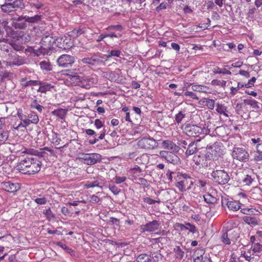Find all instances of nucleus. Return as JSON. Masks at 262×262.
Wrapping results in <instances>:
<instances>
[{
    "mask_svg": "<svg viewBox=\"0 0 262 262\" xmlns=\"http://www.w3.org/2000/svg\"><path fill=\"white\" fill-rule=\"evenodd\" d=\"M137 146L140 149H152L158 146V142L150 137H144L138 141Z\"/></svg>",
    "mask_w": 262,
    "mask_h": 262,
    "instance_id": "6e6552de",
    "label": "nucleus"
},
{
    "mask_svg": "<svg viewBox=\"0 0 262 262\" xmlns=\"http://www.w3.org/2000/svg\"><path fill=\"white\" fill-rule=\"evenodd\" d=\"M174 179L176 181V187L181 192L190 189L193 185V179L186 173L178 172Z\"/></svg>",
    "mask_w": 262,
    "mask_h": 262,
    "instance_id": "f03ea898",
    "label": "nucleus"
},
{
    "mask_svg": "<svg viewBox=\"0 0 262 262\" xmlns=\"http://www.w3.org/2000/svg\"><path fill=\"white\" fill-rule=\"evenodd\" d=\"M75 59L73 56L63 54L61 55L57 60V63L62 68H70L75 62Z\"/></svg>",
    "mask_w": 262,
    "mask_h": 262,
    "instance_id": "9d476101",
    "label": "nucleus"
},
{
    "mask_svg": "<svg viewBox=\"0 0 262 262\" xmlns=\"http://www.w3.org/2000/svg\"><path fill=\"white\" fill-rule=\"evenodd\" d=\"M66 37H58L55 40V43L59 48L62 49H66L68 48L70 46L68 45V42H66Z\"/></svg>",
    "mask_w": 262,
    "mask_h": 262,
    "instance_id": "6ab92c4d",
    "label": "nucleus"
},
{
    "mask_svg": "<svg viewBox=\"0 0 262 262\" xmlns=\"http://www.w3.org/2000/svg\"><path fill=\"white\" fill-rule=\"evenodd\" d=\"M41 162L32 156L21 159L17 165V169L25 174H34L41 169Z\"/></svg>",
    "mask_w": 262,
    "mask_h": 262,
    "instance_id": "f257e3e1",
    "label": "nucleus"
},
{
    "mask_svg": "<svg viewBox=\"0 0 262 262\" xmlns=\"http://www.w3.org/2000/svg\"><path fill=\"white\" fill-rule=\"evenodd\" d=\"M25 17L27 20V23L29 24H36L39 22L41 18V16L40 15H35L34 16L30 17L28 15H25Z\"/></svg>",
    "mask_w": 262,
    "mask_h": 262,
    "instance_id": "bb28decb",
    "label": "nucleus"
},
{
    "mask_svg": "<svg viewBox=\"0 0 262 262\" xmlns=\"http://www.w3.org/2000/svg\"><path fill=\"white\" fill-rule=\"evenodd\" d=\"M11 25L15 29L24 30L28 27L25 15L13 17L11 18Z\"/></svg>",
    "mask_w": 262,
    "mask_h": 262,
    "instance_id": "9b49d317",
    "label": "nucleus"
},
{
    "mask_svg": "<svg viewBox=\"0 0 262 262\" xmlns=\"http://www.w3.org/2000/svg\"><path fill=\"white\" fill-rule=\"evenodd\" d=\"M177 152L161 151L160 152V155L168 162L176 163L179 160V157L176 155Z\"/></svg>",
    "mask_w": 262,
    "mask_h": 262,
    "instance_id": "f8f14e48",
    "label": "nucleus"
},
{
    "mask_svg": "<svg viewBox=\"0 0 262 262\" xmlns=\"http://www.w3.org/2000/svg\"><path fill=\"white\" fill-rule=\"evenodd\" d=\"M34 202L39 205H45L47 202V199L45 197L37 198L34 200Z\"/></svg>",
    "mask_w": 262,
    "mask_h": 262,
    "instance_id": "6e6d98bb",
    "label": "nucleus"
},
{
    "mask_svg": "<svg viewBox=\"0 0 262 262\" xmlns=\"http://www.w3.org/2000/svg\"><path fill=\"white\" fill-rule=\"evenodd\" d=\"M43 214H45L48 219H51L54 217V214L52 212L51 208H49L43 212Z\"/></svg>",
    "mask_w": 262,
    "mask_h": 262,
    "instance_id": "bf43d9fd",
    "label": "nucleus"
},
{
    "mask_svg": "<svg viewBox=\"0 0 262 262\" xmlns=\"http://www.w3.org/2000/svg\"><path fill=\"white\" fill-rule=\"evenodd\" d=\"M184 94L185 96H189L193 99L199 100V98L197 97L195 94H194L192 92L187 91L185 92Z\"/></svg>",
    "mask_w": 262,
    "mask_h": 262,
    "instance_id": "69168bd1",
    "label": "nucleus"
},
{
    "mask_svg": "<svg viewBox=\"0 0 262 262\" xmlns=\"http://www.w3.org/2000/svg\"><path fill=\"white\" fill-rule=\"evenodd\" d=\"M31 107L32 108L36 109L38 112H41L43 108V107L37 103L36 100H34L30 105Z\"/></svg>",
    "mask_w": 262,
    "mask_h": 262,
    "instance_id": "c03bdc74",
    "label": "nucleus"
},
{
    "mask_svg": "<svg viewBox=\"0 0 262 262\" xmlns=\"http://www.w3.org/2000/svg\"><path fill=\"white\" fill-rule=\"evenodd\" d=\"M121 51L119 50H112L109 52L108 54L107 55V57L110 58L112 56L119 57H120V56L121 55Z\"/></svg>",
    "mask_w": 262,
    "mask_h": 262,
    "instance_id": "8fccbe9b",
    "label": "nucleus"
},
{
    "mask_svg": "<svg viewBox=\"0 0 262 262\" xmlns=\"http://www.w3.org/2000/svg\"><path fill=\"white\" fill-rule=\"evenodd\" d=\"M126 178L125 177H115L113 181L115 183L119 184L124 182L126 180Z\"/></svg>",
    "mask_w": 262,
    "mask_h": 262,
    "instance_id": "864d4df0",
    "label": "nucleus"
},
{
    "mask_svg": "<svg viewBox=\"0 0 262 262\" xmlns=\"http://www.w3.org/2000/svg\"><path fill=\"white\" fill-rule=\"evenodd\" d=\"M226 204L230 210L237 211L241 208L239 203L235 201H226Z\"/></svg>",
    "mask_w": 262,
    "mask_h": 262,
    "instance_id": "412c9836",
    "label": "nucleus"
},
{
    "mask_svg": "<svg viewBox=\"0 0 262 262\" xmlns=\"http://www.w3.org/2000/svg\"><path fill=\"white\" fill-rule=\"evenodd\" d=\"M243 101L245 104L251 106L256 110H258L259 108V106L258 105V102L252 98L244 99Z\"/></svg>",
    "mask_w": 262,
    "mask_h": 262,
    "instance_id": "7c9ffc66",
    "label": "nucleus"
},
{
    "mask_svg": "<svg viewBox=\"0 0 262 262\" xmlns=\"http://www.w3.org/2000/svg\"><path fill=\"white\" fill-rule=\"evenodd\" d=\"M221 241L223 243L226 245H229L231 243V239H230V237H228V234L226 232H224L221 237Z\"/></svg>",
    "mask_w": 262,
    "mask_h": 262,
    "instance_id": "ea45409f",
    "label": "nucleus"
},
{
    "mask_svg": "<svg viewBox=\"0 0 262 262\" xmlns=\"http://www.w3.org/2000/svg\"><path fill=\"white\" fill-rule=\"evenodd\" d=\"M215 101L213 99H208L206 100V105L209 109L212 110L214 107Z\"/></svg>",
    "mask_w": 262,
    "mask_h": 262,
    "instance_id": "338daca9",
    "label": "nucleus"
},
{
    "mask_svg": "<svg viewBox=\"0 0 262 262\" xmlns=\"http://www.w3.org/2000/svg\"><path fill=\"white\" fill-rule=\"evenodd\" d=\"M136 260L137 262H152V259L149 256L145 253H142L139 255Z\"/></svg>",
    "mask_w": 262,
    "mask_h": 262,
    "instance_id": "c756f323",
    "label": "nucleus"
},
{
    "mask_svg": "<svg viewBox=\"0 0 262 262\" xmlns=\"http://www.w3.org/2000/svg\"><path fill=\"white\" fill-rule=\"evenodd\" d=\"M253 181V179L249 175H246L245 177L243 179V182L245 185H249L251 184Z\"/></svg>",
    "mask_w": 262,
    "mask_h": 262,
    "instance_id": "052dcab7",
    "label": "nucleus"
},
{
    "mask_svg": "<svg viewBox=\"0 0 262 262\" xmlns=\"http://www.w3.org/2000/svg\"><path fill=\"white\" fill-rule=\"evenodd\" d=\"M8 24H9V23L6 20L3 21V22L2 23V25L4 27V28L5 29L6 31L7 32H11L12 31V28H13V27L11 25L10 26Z\"/></svg>",
    "mask_w": 262,
    "mask_h": 262,
    "instance_id": "680f3d73",
    "label": "nucleus"
},
{
    "mask_svg": "<svg viewBox=\"0 0 262 262\" xmlns=\"http://www.w3.org/2000/svg\"><path fill=\"white\" fill-rule=\"evenodd\" d=\"M226 81L224 80H219L214 79L211 81V84L213 85H220L222 87H224L226 85Z\"/></svg>",
    "mask_w": 262,
    "mask_h": 262,
    "instance_id": "603ef678",
    "label": "nucleus"
},
{
    "mask_svg": "<svg viewBox=\"0 0 262 262\" xmlns=\"http://www.w3.org/2000/svg\"><path fill=\"white\" fill-rule=\"evenodd\" d=\"M211 175L213 182L220 185L226 184L230 180L228 173L224 170H213Z\"/></svg>",
    "mask_w": 262,
    "mask_h": 262,
    "instance_id": "423d86ee",
    "label": "nucleus"
},
{
    "mask_svg": "<svg viewBox=\"0 0 262 262\" xmlns=\"http://www.w3.org/2000/svg\"><path fill=\"white\" fill-rule=\"evenodd\" d=\"M106 132V129L104 128L103 130L100 132V135L98 138H95L94 139H91L89 141V143L93 145L99 141V140H102L104 138V136Z\"/></svg>",
    "mask_w": 262,
    "mask_h": 262,
    "instance_id": "473e14b6",
    "label": "nucleus"
},
{
    "mask_svg": "<svg viewBox=\"0 0 262 262\" xmlns=\"http://www.w3.org/2000/svg\"><path fill=\"white\" fill-rule=\"evenodd\" d=\"M1 8L3 12L9 13L16 11L18 9H24L25 4L23 0H12L8 2H5Z\"/></svg>",
    "mask_w": 262,
    "mask_h": 262,
    "instance_id": "39448f33",
    "label": "nucleus"
},
{
    "mask_svg": "<svg viewBox=\"0 0 262 262\" xmlns=\"http://www.w3.org/2000/svg\"><path fill=\"white\" fill-rule=\"evenodd\" d=\"M79 159L82 163L91 165L100 162L101 156L97 153L82 154Z\"/></svg>",
    "mask_w": 262,
    "mask_h": 262,
    "instance_id": "0eeeda50",
    "label": "nucleus"
},
{
    "mask_svg": "<svg viewBox=\"0 0 262 262\" xmlns=\"http://www.w3.org/2000/svg\"><path fill=\"white\" fill-rule=\"evenodd\" d=\"M203 251H201L200 255L196 256V253H194L193 255L194 262H206L209 260V257H208L206 255L202 254Z\"/></svg>",
    "mask_w": 262,
    "mask_h": 262,
    "instance_id": "cd10ccee",
    "label": "nucleus"
},
{
    "mask_svg": "<svg viewBox=\"0 0 262 262\" xmlns=\"http://www.w3.org/2000/svg\"><path fill=\"white\" fill-rule=\"evenodd\" d=\"M52 114L61 119H63L67 114V110L62 108H59L52 111Z\"/></svg>",
    "mask_w": 262,
    "mask_h": 262,
    "instance_id": "2f4dec72",
    "label": "nucleus"
},
{
    "mask_svg": "<svg viewBox=\"0 0 262 262\" xmlns=\"http://www.w3.org/2000/svg\"><path fill=\"white\" fill-rule=\"evenodd\" d=\"M190 85H191L192 90L198 92H206V91L204 89L206 88L205 86H204L201 85H195L190 84Z\"/></svg>",
    "mask_w": 262,
    "mask_h": 262,
    "instance_id": "79ce46f5",
    "label": "nucleus"
},
{
    "mask_svg": "<svg viewBox=\"0 0 262 262\" xmlns=\"http://www.w3.org/2000/svg\"><path fill=\"white\" fill-rule=\"evenodd\" d=\"M106 29L107 30H115L121 32L123 30V27L121 25H111L108 26Z\"/></svg>",
    "mask_w": 262,
    "mask_h": 262,
    "instance_id": "3c124183",
    "label": "nucleus"
},
{
    "mask_svg": "<svg viewBox=\"0 0 262 262\" xmlns=\"http://www.w3.org/2000/svg\"><path fill=\"white\" fill-rule=\"evenodd\" d=\"M85 32V28H75L72 31V33L75 37H78L79 35L84 33Z\"/></svg>",
    "mask_w": 262,
    "mask_h": 262,
    "instance_id": "a18cd8bd",
    "label": "nucleus"
},
{
    "mask_svg": "<svg viewBox=\"0 0 262 262\" xmlns=\"http://www.w3.org/2000/svg\"><path fill=\"white\" fill-rule=\"evenodd\" d=\"M183 130L187 136L192 137H197L201 135H206L209 132L207 128L191 124L185 125Z\"/></svg>",
    "mask_w": 262,
    "mask_h": 262,
    "instance_id": "7ed1b4c3",
    "label": "nucleus"
},
{
    "mask_svg": "<svg viewBox=\"0 0 262 262\" xmlns=\"http://www.w3.org/2000/svg\"><path fill=\"white\" fill-rule=\"evenodd\" d=\"M256 78L253 77L251 79H250L247 83L245 84V86L246 88H251L254 86V83L256 81Z\"/></svg>",
    "mask_w": 262,
    "mask_h": 262,
    "instance_id": "774afa93",
    "label": "nucleus"
},
{
    "mask_svg": "<svg viewBox=\"0 0 262 262\" xmlns=\"http://www.w3.org/2000/svg\"><path fill=\"white\" fill-rule=\"evenodd\" d=\"M197 150L196 143L194 142H191L189 144L186 151V155L187 156L191 155L194 154Z\"/></svg>",
    "mask_w": 262,
    "mask_h": 262,
    "instance_id": "393cba45",
    "label": "nucleus"
},
{
    "mask_svg": "<svg viewBox=\"0 0 262 262\" xmlns=\"http://www.w3.org/2000/svg\"><path fill=\"white\" fill-rule=\"evenodd\" d=\"M231 156L234 160L244 163L248 162L249 159L248 151L243 146H234L232 150Z\"/></svg>",
    "mask_w": 262,
    "mask_h": 262,
    "instance_id": "20e7f679",
    "label": "nucleus"
},
{
    "mask_svg": "<svg viewBox=\"0 0 262 262\" xmlns=\"http://www.w3.org/2000/svg\"><path fill=\"white\" fill-rule=\"evenodd\" d=\"M50 49V47H47V48L40 47L38 50H36L35 52L37 56H39L40 54H45L47 53L48 50Z\"/></svg>",
    "mask_w": 262,
    "mask_h": 262,
    "instance_id": "09e8293b",
    "label": "nucleus"
},
{
    "mask_svg": "<svg viewBox=\"0 0 262 262\" xmlns=\"http://www.w3.org/2000/svg\"><path fill=\"white\" fill-rule=\"evenodd\" d=\"M162 146L163 148L169 150L168 151L178 152L179 150V146L169 140L163 141Z\"/></svg>",
    "mask_w": 262,
    "mask_h": 262,
    "instance_id": "2eb2a0df",
    "label": "nucleus"
},
{
    "mask_svg": "<svg viewBox=\"0 0 262 262\" xmlns=\"http://www.w3.org/2000/svg\"><path fill=\"white\" fill-rule=\"evenodd\" d=\"M115 184L114 181L111 180L108 182L107 187L114 194L117 195L121 191V190Z\"/></svg>",
    "mask_w": 262,
    "mask_h": 262,
    "instance_id": "5701e85b",
    "label": "nucleus"
},
{
    "mask_svg": "<svg viewBox=\"0 0 262 262\" xmlns=\"http://www.w3.org/2000/svg\"><path fill=\"white\" fill-rule=\"evenodd\" d=\"M81 62L83 64H86L94 67L104 66L105 64V61L103 60V57L96 54H94L91 57L82 58Z\"/></svg>",
    "mask_w": 262,
    "mask_h": 262,
    "instance_id": "1a4fd4ad",
    "label": "nucleus"
},
{
    "mask_svg": "<svg viewBox=\"0 0 262 262\" xmlns=\"http://www.w3.org/2000/svg\"><path fill=\"white\" fill-rule=\"evenodd\" d=\"M149 257L152 259V262H158L162 260L163 256L160 253L154 252H151Z\"/></svg>",
    "mask_w": 262,
    "mask_h": 262,
    "instance_id": "4c0bfd02",
    "label": "nucleus"
},
{
    "mask_svg": "<svg viewBox=\"0 0 262 262\" xmlns=\"http://www.w3.org/2000/svg\"><path fill=\"white\" fill-rule=\"evenodd\" d=\"M149 160V156L147 154H143L135 159V163L138 164H146Z\"/></svg>",
    "mask_w": 262,
    "mask_h": 262,
    "instance_id": "aec40b11",
    "label": "nucleus"
},
{
    "mask_svg": "<svg viewBox=\"0 0 262 262\" xmlns=\"http://www.w3.org/2000/svg\"><path fill=\"white\" fill-rule=\"evenodd\" d=\"M32 156H36L40 158H46L48 157V154L43 150V148L40 150H34L32 151Z\"/></svg>",
    "mask_w": 262,
    "mask_h": 262,
    "instance_id": "e433bc0d",
    "label": "nucleus"
},
{
    "mask_svg": "<svg viewBox=\"0 0 262 262\" xmlns=\"http://www.w3.org/2000/svg\"><path fill=\"white\" fill-rule=\"evenodd\" d=\"M174 256L177 259H182L184 255V251L179 246H176L173 249Z\"/></svg>",
    "mask_w": 262,
    "mask_h": 262,
    "instance_id": "4be33fe9",
    "label": "nucleus"
},
{
    "mask_svg": "<svg viewBox=\"0 0 262 262\" xmlns=\"http://www.w3.org/2000/svg\"><path fill=\"white\" fill-rule=\"evenodd\" d=\"M167 3L166 2H163L161 3L156 8V10L158 12H160L163 9H165L167 8Z\"/></svg>",
    "mask_w": 262,
    "mask_h": 262,
    "instance_id": "0e129e2a",
    "label": "nucleus"
},
{
    "mask_svg": "<svg viewBox=\"0 0 262 262\" xmlns=\"http://www.w3.org/2000/svg\"><path fill=\"white\" fill-rule=\"evenodd\" d=\"M243 220L248 225L255 226L258 224L257 220L255 217L246 215L243 217Z\"/></svg>",
    "mask_w": 262,
    "mask_h": 262,
    "instance_id": "b1692460",
    "label": "nucleus"
},
{
    "mask_svg": "<svg viewBox=\"0 0 262 262\" xmlns=\"http://www.w3.org/2000/svg\"><path fill=\"white\" fill-rule=\"evenodd\" d=\"M204 198L205 201L207 203H213L215 200V198L210 194L204 195Z\"/></svg>",
    "mask_w": 262,
    "mask_h": 262,
    "instance_id": "13d9d810",
    "label": "nucleus"
},
{
    "mask_svg": "<svg viewBox=\"0 0 262 262\" xmlns=\"http://www.w3.org/2000/svg\"><path fill=\"white\" fill-rule=\"evenodd\" d=\"M84 81H86L88 83L83 85V87L86 89H89L95 83V79L93 78L86 77Z\"/></svg>",
    "mask_w": 262,
    "mask_h": 262,
    "instance_id": "49530a36",
    "label": "nucleus"
},
{
    "mask_svg": "<svg viewBox=\"0 0 262 262\" xmlns=\"http://www.w3.org/2000/svg\"><path fill=\"white\" fill-rule=\"evenodd\" d=\"M21 85L24 87H27L32 85H37L39 83L38 80H29L26 81V78H22L21 79Z\"/></svg>",
    "mask_w": 262,
    "mask_h": 262,
    "instance_id": "72a5a7b5",
    "label": "nucleus"
},
{
    "mask_svg": "<svg viewBox=\"0 0 262 262\" xmlns=\"http://www.w3.org/2000/svg\"><path fill=\"white\" fill-rule=\"evenodd\" d=\"M28 117L31 123L37 124L39 121V119L37 115L34 112H32L31 114H29Z\"/></svg>",
    "mask_w": 262,
    "mask_h": 262,
    "instance_id": "58836bf2",
    "label": "nucleus"
},
{
    "mask_svg": "<svg viewBox=\"0 0 262 262\" xmlns=\"http://www.w3.org/2000/svg\"><path fill=\"white\" fill-rule=\"evenodd\" d=\"M216 111L217 113L223 114L227 117H228V115L227 113L228 112L227 107L224 104H217L216 107Z\"/></svg>",
    "mask_w": 262,
    "mask_h": 262,
    "instance_id": "c85d7f7f",
    "label": "nucleus"
},
{
    "mask_svg": "<svg viewBox=\"0 0 262 262\" xmlns=\"http://www.w3.org/2000/svg\"><path fill=\"white\" fill-rule=\"evenodd\" d=\"M85 186L86 188L94 187H99V183L98 181H94L92 182H88Z\"/></svg>",
    "mask_w": 262,
    "mask_h": 262,
    "instance_id": "5fc2aeb1",
    "label": "nucleus"
},
{
    "mask_svg": "<svg viewBox=\"0 0 262 262\" xmlns=\"http://www.w3.org/2000/svg\"><path fill=\"white\" fill-rule=\"evenodd\" d=\"M186 114L184 111H180L175 115V121L179 124L183 119L185 117Z\"/></svg>",
    "mask_w": 262,
    "mask_h": 262,
    "instance_id": "37998d69",
    "label": "nucleus"
},
{
    "mask_svg": "<svg viewBox=\"0 0 262 262\" xmlns=\"http://www.w3.org/2000/svg\"><path fill=\"white\" fill-rule=\"evenodd\" d=\"M57 245L64 249L67 253H69L71 256H75V252L74 250L66 246L62 242H58Z\"/></svg>",
    "mask_w": 262,
    "mask_h": 262,
    "instance_id": "c9c22d12",
    "label": "nucleus"
},
{
    "mask_svg": "<svg viewBox=\"0 0 262 262\" xmlns=\"http://www.w3.org/2000/svg\"><path fill=\"white\" fill-rule=\"evenodd\" d=\"M2 187L3 190L10 193H14L20 188L18 183H12L10 181L3 182L2 184Z\"/></svg>",
    "mask_w": 262,
    "mask_h": 262,
    "instance_id": "ddd939ff",
    "label": "nucleus"
},
{
    "mask_svg": "<svg viewBox=\"0 0 262 262\" xmlns=\"http://www.w3.org/2000/svg\"><path fill=\"white\" fill-rule=\"evenodd\" d=\"M40 66L41 69L50 71L52 70L51 65L49 62L42 61L40 62Z\"/></svg>",
    "mask_w": 262,
    "mask_h": 262,
    "instance_id": "a19ab883",
    "label": "nucleus"
},
{
    "mask_svg": "<svg viewBox=\"0 0 262 262\" xmlns=\"http://www.w3.org/2000/svg\"><path fill=\"white\" fill-rule=\"evenodd\" d=\"M39 83L38 85H39L40 86L37 90V92L41 93H46L48 91H50L54 88V86L46 82L39 81Z\"/></svg>",
    "mask_w": 262,
    "mask_h": 262,
    "instance_id": "f3484780",
    "label": "nucleus"
},
{
    "mask_svg": "<svg viewBox=\"0 0 262 262\" xmlns=\"http://www.w3.org/2000/svg\"><path fill=\"white\" fill-rule=\"evenodd\" d=\"M237 230H238L237 229H230L227 231L228 237H230V239H231L232 241H234L238 237Z\"/></svg>",
    "mask_w": 262,
    "mask_h": 262,
    "instance_id": "f704fd0d",
    "label": "nucleus"
},
{
    "mask_svg": "<svg viewBox=\"0 0 262 262\" xmlns=\"http://www.w3.org/2000/svg\"><path fill=\"white\" fill-rule=\"evenodd\" d=\"M198 163V165H200L202 167H210V168L213 166V162L204 157H203L202 160H200Z\"/></svg>",
    "mask_w": 262,
    "mask_h": 262,
    "instance_id": "a878e982",
    "label": "nucleus"
},
{
    "mask_svg": "<svg viewBox=\"0 0 262 262\" xmlns=\"http://www.w3.org/2000/svg\"><path fill=\"white\" fill-rule=\"evenodd\" d=\"M178 226L182 231L188 230L192 233H195L198 231L196 227L190 223H186L185 225L179 224Z\"/></svg>",
    "mask_w": 262,
    "mask_h": 262,
    "instance_id": "a211bd4d",
    "label": "nucleus"
},
{
    "mask_svg": "<svg viewBox=\"0 0 262 262\" xmlns=\"http://www.w3.org/2000/svg\"><path fill=\"white\" fill-rule=\"evenodd\" d=\"M160 226V224L158 221L154 220L151 222H149L145 225H143L141 226V229L143 232H154L157 230Z\"/></svg>",
    "mask_w": 262,
    "mask_h": 262,
    "instance_id": "4468645a",
    "label": "nucleus"
},
{
    "mask_svg": "<svg viewBox=\"0 0 262 262\" xmlns=\"http://www.w3.org/2000/svg\"><path fill=\"white\" fill-rule=\"evenodd\" d=\"M9 59L10 64L15 66H20L23 64L25 62L24 60L17 54H9Z\"/></svg>",
    "mask_w": 262,
    "mask_h": 262,
    "instance_id": "dca6fc26",
    "label": "nucleus"
},
{
    "mask_svg": "<svg viewBox=\"0 0 262 262\" xmlns=\"http://www.w3.org/2000/svg\"><path fill=\"white\" fill-rule=\"evenodd\" d=\"M9 133L6 131H0V142L4 143L8 139Z\"/></svg>",
    "mask_w": 262,
    "mask_h": 262,
    "instance_id": "de8ad7c7",
    "label": "nucleus"
},
{
    "mask_svg": "<svg viewBox=\"0 0 262 262\" xmlns=\"http://www.w3.org/2000/svg\"><path fill=\"white\" fill-rule=\"evenodd\" d=\"M106 37H110V38H119L122 36V34L120 33H115V32H111L109 33H105Z\"/></svg>",
    "mask_w": 262,
    "mask_h": 262,
    "instance_id": "4d7b16f0",
    "label": "nucleus"
},
{
    "mask_svg": "<svg viewBox=\"0 0 262 262\" xmlns=\"http://www.w3.org/2000/svg\"><path fill=\"white\" fill-rule=\"evenodd\" d=\"M253 251L254 252H260L262 251V245H260L259 243H255L253 245Z\"/></svg>",
    "mask_w": 262,
    "mask_h": 262,
    "instance_id": "e2e57ef3",
    "label": "nucleus"
}]
</instances>
